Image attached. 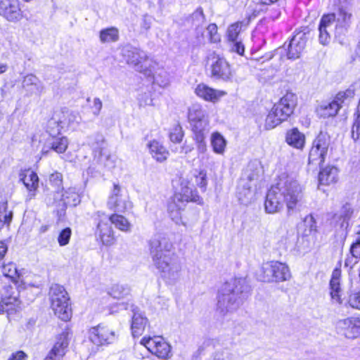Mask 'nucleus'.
<instances>
[{
    "label": "nucleus",
    "mask_w": 360,
    "mask_h": 360,
    "mask_svg": "<svg viewBox=\"0 0 360 360\" xmlns=\"http://www.w3.org/2000/svg\"><path fill=\"white\" fill-rule=\"evenodd\" d=\"M103 103L98 98L93 100V105L91 106L92 112L94 115L98 116L102 109Z\"/></svg>",
    "instance_id": "nucleus-57"
},
{
    "label": "nucleus",
    "mask_w": 360,
    "mask_h": 360,
    "mask_svg": "<svg viewBox=\"0 0 360 360\" xmlns=\"http://www.w3.org/2000/svg\"><path fill=\"white\" fill-rule=\"evenodd\" d=\"M237 194L241 203L245 205L250 203L255 195L252 184L245 181V179H240L238 186Z\"/></svg>",
    "instance_id": "nucleus-27"
},
{
    "label": "nucleus",
    "mask_w": 360,
    "mask_h": 360,
    "mask_svg": "<svg viewBox=\"0 0 360 360\" xmlns=\"http://www.w3.org/2000/svg\"><path fill=\"white\" fill-rule=\"evenodd\" d=\"M192 19L193 24L195 25L196 27H202V24L204 22L205 16L202 8H198L192 14Z\"/></svg>",
    "instance_id": "nucleus-51"
},
{
    "label": "nucleus",
    "mask_w": 360,
    "mask_h": 360,
    "mask_svg": "<svg viewBox=\"0 0 360 360\" xmlns=\"http://www.w3.org/2000/svg\"><path fill=\"white\" fill-rule=\"evenodd\" d=\"M172 249V243L165 237L155 238L150 243L153 264L162 277L169 283H174L179 278L181 270V264Z\"/></svg>",
    "instance_id": "nucleus-2"
},
{
    "label": "nucleus",
    "mask_w": 360,
    "mask_h": 360,
    "mask_svg": "<svg viewBox=\"0 0 360 360\" xmlns=\"http://www.w3.org/2000/svg\"><path fill=\"white\" fill-rule=\"evenodd\" d=\"M99 39L102 43L115 42L119 39V30L115 27L103 29L100 31Z\"/></svg>",
    "instance_id": "nucleus-38"
},
{
    "label": "nucleus",
    "mask_w": 360,
    "mask_h": 360,
    "mask_svg": "<svg viewBox=\"0 0 360 360\" xmlns=\"http://www.w3.org/2000/svg\"><path fill=\"white\" fill-rule=\"evenodd\" d=\"M122 54L126 62L132 65L136 71L148 76L152 74L153 62L143 51L127 45L123 47Z\"/></svg>",
    "instance_id": "nucleus-7"
},
{
    "label": "nucleus",
    "mask_w": 360,
    "mask_h": 360,
    "mask_svg": "<svg viewBox=\"0 0 360 360\" xmlns=\"http://www.w3.org/2000/svg\"><path fill=\"white\" fill-rule=\"evenodd\" d=\"M304 223L307 226H309L311 231L316 230V221L311 214L305 217Z\"/></svg>",
    "instance_id": "nucleus-63"
},
{
    "label": "nucleus",
    "mask_w": 360,
    "mask_h": 360,
    "mask_svg": "<svg viewBox=\"0 0 360 360\" xmlns=\"http://www.w3.org/2000/svg\"><path fill=\"white\" fill-rule=\"evenodd\" d=\"M49 181L53 186L60 188L63 184V175L61 173L56 172L50 175Z\"/></svg>",
    "instance_id": "nucleus-53"
},
{
    "label": "nucleus",
    "mask_w": 360,
    "mask_h": 360,
    "mask_svg": "<svg viewBox=\"0 0 360 360\" xmlns=\"http://www.w3.org/2000/svg\"><path fill=\"white\" fill-rule=\"evenodd\" d=\"M20 304L18 290L12 286L5 288L0 301V314H12L20 309Z\"/></svg>",
    "instance_id": "nucleus-13"
},
{
    "label": "nucleus",
    "mask_w": 360,
    "mask_h": 360,
    "mask_svg": "<svg viewBox=\"0 0 360 360\" xmlns=\"http://www.w3.org/2000/svg\"><path fill=\"white\" fill-rule=\"evenodd\" d=\"M57 113H61L63 118L61 122L65 129L75 130L81 121V117L75 112L66 109L56 110Z\"/></svg>",
    "instance_id": "nucleus-26"
},
{
    "label": "nucleus",
    "mask_w": 360,
    "mask_h": 360,
    "mask_svg": "<svg viewBox=\"0 0 360 360\" xmlns=\"http://www.w3.org/2000/svg\"><path fill=\"white\" fill-rule=\"evenodd\" d=\"M285 141L291 147L302 150L305 144V136L297 128H293L286 132Z\"/></svg>",
    "instance_id": "nucleus-28"
},
{
    "label": "nucleus",
    "mask_w": 360,
    "mask_h": 360,
    "mask_svg": "<svg viewBox=\"0 0 360 360\" xmlns=\"http://www.w3.org/2000/svg\"><path fill=\"white\" fill-rule=\"evenodd\" d=\"M89 338L93 344L101 346L112 343L116 336L115 332L108 326L98 325L89 330Z\"/></svg>",
    "instance_id": "nucleus-15"
},
{
    "label": "nucleus",
    "mask_w": 360,
    "mask_h": 360,
    "mask_svg": "<svg viewBox=\"0 0 360 360\" xmlns=\"http://www.w3.org/2000/svg\"><path fill=\"white\" fill-rule=\"evenodd\" d=\"M211 146L213 151L219 155H223L226 147V140L218 131H215L211 135Z\"/></svg>",
    "instance_id": "nucleus-36"
},
{
    "label": "nucleus",
    "mask_w": 360,
    "mask_h": 360,
    "mask_svg": "<svg viewBox=\"0 0 360 360\" xmlns=\"http://www.w3.org/2000/svg\"><path fill=\"white\" fill-rule=\"evenodd\" d=\"M231 42L233 43V46L231 48L232 50L234 52L238 53L239 55H243L245 51V48L241 41L238 39L236 40L235 41Z\"/></svg>",
    "instance_id": "nucleus-59"
},
{
    "label": "nucleus",
    "mask_w": 360,
    "mask_h": 360,
    "mask_svg": "<svg viewBox=\"0 0 360 360\" xmlns=\"http://www.w3.org/2000/svg\"><path fill=\"white\" fill-rule=\"evenodd\" d=\"M27 355L22 351H18L13 353L8 360H26Z\"/></svg>",
    "instance_id": "nucleus-64"
},
{
    "label": "nucleus",
    "mask_w": 360,
    "mask_h": 360,
    "mask_svg": "<svg viewBox=\"0 0 360 360\" xmlns=\"http://www.w3.org/2000/svg\"><path fill=\"white\" fill-rule=\"evenodd\" d=\"M304 202V187L292 175L282 173L276 184L269 190L264 207L266 212L274 214L286 206L288 215L299 211Z\"/></svg>",
    "instance_id": "nucleus-1"
},
{
    "label": "nucleus",
    "mask_w": 360,
    "mask_h": 360,
    "mask_svg": "<svg viewBox=\"0 0 360 360\" xmlns=\"http://www.w3.org/2000/svg\"><path fill=\"white\" fill-rule=\"evenodd\" d=\"M209 62L212 77L224 82L232 80L234 72L230 64L223 56L213 53L209 56Z\"/></svg>",
    "instance_id": "nucleus-10"
},
{
    "label": "nucleus",
    "mask_w": 360,
    "mask_h": 360,
    "mask_svg": "<svg viewBox=\"0 0 360 360\" xmlns=\"http://www.w3.org/2000/svg\"><path fill=\"white\" fill-rule=\"evenodd\" d=\"M72 231L70 228H65L62 230L58 236V242L60 246H65L68 244L71 237Z\"/></svg>",
    "instance_id": "nucleus-47"
},
{
    "label": "nucleus",
    "mask_w": 360,
    "mask_h": 360,
    "mask_svg": "<svg viewBox=\"0 0 360 360\" xmlns=\"http://www.w3.org/2000/svg\"><path fill=\"white\" fill-rule=\"evenodd\" d=\"M96 215L98 222L96 231V235L100 238L103 245L110 246L114 244L115 238L114 231L110 226L108 216L104 212H98Z\"/></svg>",
    "instance_id": "nucleus-14"
},
{
    "label": "nucleus",
    "mask_w": 360,
    "mask_h": 360,
    "mask_svg": "<svg viewBox=\"0 0 360 360\" xmlns=\"http://www.w3.org/2000/svg\"><path fill=\"white\" fill-rule=\"evenodd\" d=\"M184 136L182 127L179 124H174L170 129L169 131V139L174 143H179L181 142Z\"/></svg>",
    "instance_id": "nucleus-42"
},
{
    "label": "nucleus",
    "mask_w": 360,
    "mask_h": 360,
    "mask_svg": "<svg viewBox=\"0 0 360 360\" xmlns=\"http://www.w3.org/2000/svg\"><path fill=\"white\" fill-rule=\"evenodd\" d=\"M307 37L304 33L298 32L295 34L288 45L286 56L288 59L295 60L300 57L305 48Z\"/></svg>",
    "instance_id": "nucleus-21"
},
{
    "label": "nucleus",
    "mask_w": 360,
    "mask_h": 360,
    "mask_svg": "<svg viewBox=\"0 0 360 360\" xmlns=\"http://www.w3.org/2000/svg\"><path fill=\"white\" fill-rule=\"evenodd\" d=\"M242 22H237L231 25L227 30V36L230 41L238 39V35L242 29Z\"/></svg>",
    "instance_id": "nucleus-45"
},
{
    "label": "nucleus",
    "mask_w": 360,
    "mask_h": 360,
    "mask_svg": "<svg viewBox=\"0 0 360 360\" xmlns=\"http://www.w3.org/2000/svg\"><path fill=\"white\" fill-rule=\"evenodd\" d=\"M183 210H169L168 213L173 221L175 222V224L180 225L182 224L184 226H186V224L183 222L181 219V212Z\"/></svg>",
    "instance_id": "nucleus-55"
},
{
    "label": "nucleus",
    "mask_w": 360,
    "mask_h": 360,
    "mask_svg": "<svg viewBox=\"0 0 360 360\" xmlns=\"http://www.w3.org/2000/svg\"><path fill=\"white\" fill-rule=\"evenodd\" d=\"M51 307L62 321H68L72 317L70 297L65 288L58 284L51 285L49 292Z\"/></svg>",
    "instance_id": "nucleus-6"
},
{
    "label": "nucleus",
    "mask_w": 360,
    "mask_h": 360,
    "mask_svg": "<svg viewBox=\"0 0 360 360\" xmlns=\"http://www.w3.org/2000/svg\"><path fill=\"white\" fill-rule=\"evenodd\" d=\"M3 274L11 279L14 283H18L20 278V273L17 269L16 265L13 262H9L2 266Z\"/></svg>",
    "instance_id": "nucleus-40"
},
{
    "label": "nucleus",
    "mask_w": 360,
    "mask_h": 360,
    "mask_svg": "<svg viewBox=\"0 0 360 360\" xmlns=\"http://www.w3.org/2000/svg\"><path fill=\"white\" fill-rule=\"evenodd\" d=\"M247 288L243 278H232L224 283L218 292L217 311L225 316L236 311L243 303Z\"/></svg>",
    "instance_id": "nucleus-4"
},
{
    "label": "nucleus",
    "mask_w": 360,
    "mask_h": 360,
    "mask_svg": "<svg viewBox=\"0 0 360 360\" xmlns=\"http://www.w3.org/2000/svg\"><path fill=\"white\" fill-rule=\"evenodd\" d=\"M61 113H57L55 111L52 117L47 123V132L53 137L58 135L63 129H65L61 122L63 118Z\"/></svg>",
    "instance_id": "nucleus-34"
},
{
    "label": "nucleus",
    "mask_w": 360,
    "mask_h": 360,
    "mask_svg": "<svg viewBox=\"0 0 360 360\" xmlns=\"http://www.w3.org/2000/svg\"><path fill=\"white\" fill-rule=\"evenodd\" d=\"M196 182L198 186L203 191L205 190L207 186V178L205 172L201 171L199 175L196 176Z\"/></svg>",
    "instance_id": "nucleus-56"
},
{
    "label": "nucleus",
    "mask_w": 360,
    "mask_h": 360,
    "mask_svg": "<svg viewBox=\"0 0 360 360\" xmlns=\"http://www.w3.org/2000/svg\"><path fill=\"white\" fill-rule=\"evenodd\" d=\"M195 93L201 99L212 103H218L227 94L225 91L213 89L204 83L197 85Z\"/></svg>",
    "instance_id": "nucleus-20"
},
{
    "label": "nucleus",
    "mask_w": 360,
    "mask_h": 360,
    "mask_svg": "<svg viewBox=\"0 0 360 360\" xmlns=\"http://www.w3.org/2000/svg\"><path fill=\"white\" fill-rule=\"evenodd\" d=\"M148 147L150 155L156 161L162 162L167 159L169 152L160 142L151 141L148 143Z\"/></svg>",
    "instance_id": "nucleus-30"
},
{
    "label": "nucleus",
    "mask_w": 360,
    "mask_h": 360,
    "mask_svg": "<svg viewBox=\"0 0 360 360\" xmlns=\"http://www.w3.org/2000/svg\"><path fill=\"white\" fill-rule=\"evenodd\" d=\"M188 119L192 129H205L209 123L205 110L199 104H193L189 108Z\"/></svg>",
    "instance_id": "nucleus-18"
},
{
    "label": "nucleus",
    "mask_w": 360,
    "mask_h": 360,
    "mask_svg": "<svg viewBox=\"0 0 360 360\" xmlns=\"http://www.w3.org/2000/svg\"><path fill=\"white\" fill-rule=\"evenodd\" d=\"M338 179V169L335 167H326L320 171L319 180L320 184L330 185L335 184Z\"/></svg>",
    "instance_id": "nucleus-33"
},
{
    "label": "nucleus",
    "mask_w": 360,
    "mask_h": 360,
    "mask_svg": "<svg viewBox=\"0 0 360 360\" xmlns=\"http://www.w3.org/2000/svg\"><path fill=\"white\" fill-rule=\"evenodd\" d=\"M69 142L65 136L53 137V141L51 143V149L58 153H63L68 148Z\"/></svg>",
    "instance_id": "nucleus-41"
},
{
    "label": "nucleus",
    "mask_w": 360,
    "mask_h": 360,
    "mask_svg": "<svg viewBox=\"0 0 360 360\" xmlns=\"http://www.w3.org/2000/svg\"><path fill=\"white\" fill-rule=\"evenodd\" d=\"M262 171L260 162L257 160L252 161L247 165L240 179H245V181L251 183L259 178Z\"/></svg>",
    "instance_id": "nucleus-32"
},
{
    "label": "nucleus",
    "mask_w": 360,
    "mask_h": 360,
    "mask_svg": "<svg viewBox=\"0 0 360 360\" xmlns=\"http://www.w3.org/2000/svg\"><path fill=\"white\" fill-rule=\"evenodd\" d=\"M207 32L211 42L216 43L220 41V36L215 24H210L207 27Z\"/></svg>",
    "instance_id": "nucleus-46"
},
{
    "label": "nucleus",
    "mask_w": 360,
    "mask_h": 360,
    "mask_svg": "<svg viewBox=\"0 0 360 360\" xmlns=\"http://www.w3.org/2000/svg\"><path fill=\"white\" fill-rule=\"evenodd\" d=\"M109 221L113 224L115 227L123 232H130L131 230V224L129 220L124 216L118 214H113L108 217Z\"/></svg>",
    "instance_id": "nucleus-35"
},
{
    "label": "nucleus",
    "mask_w": 360,
    "mask_h": 360,
    "mask_svg": "<svg viewBox=\"0 0 360 360\" xmlns=\"http://www.w3.org/2000/svg\"><path fill=\"white\" fill-rule=\"evenodd\" d=\"M291 276L288 266L277 261L263 264L259 274L260 280L267 283L287 281L291 278Z\"/></svg>",
    "instance_id": "nucleus-8"
},
{
    "label": "nucleus",
    "mask_w": 360,
    "mask_h": 360,
    "mask_svg": "<svg viewBox=\"0 0 360 360\" xmlns=\"http://www.w3.org/2000/svg\"><path fill=\"white\" fill-rule=\"evenodd\" d=\"M205 129H192L193 133H194V140L195 141L196 143H202L205 141Z\"/></svg>",
    "instance_id": "nucleus-58"
},
{
    "label": "nucleus",
    "mask_w": 360,
    "mask_h": 360,
    "mask_svg": "<svg viewBox=\"0 0 360 360\" xmlns=\"http://www.w3.org/2000/svg\"><path fill=\"white\" fill-rule=\"evenodd\" d=\"M186 206V203L181 201H178L176 197L174 195L168 202L167 211L169 210H184Z\"/></svg>",
    "instance_id": "nucleus-50"
},
{
    "label": "nucleus",
    "mask_w": 360,
    "mask_h": 360,
    "mask_svg": "<svg viewBox=\"0 0 360 360\" xmlns=\"http://www.w3.org/2000/svg\"><path fill=\"white\" fill-rule=\"evenodd\" d=\"M341 271L339 269H335L333 271L332 277L330 281V296L333 302L341 304V288H340Z\"/></svg>",
    "instance_id": "nucleus-29"
},
{
    "label": "nucleus",
    "mask_w": 360,
    "mask_h": 360,
    "mask_svg": "<svg viewBox=\"0 0 360 360\" xmlns=\"http://www.w3.org/2000/svg\"><path fill=\"white\" fill-rule=\"evenodd\" d=\"M297 105V96L287 92L279 101L274 104L265 120V128L271 129L279 125L292 114Z\"/></svg>",
    "instance_id": "nucleus-5"
},
{
    "label": "nucleus",
    "mask_w": 360,
    "mask_h": 360,
    "mask_svg": "<svg viewBox=\"0 0 360 360\" xmlns=\"http://www.w3.org/2000/svg\"><path fill=\"white\" fill-rule=\"evenodd\" d=\"M129 293V289L127 287H125L122 285L115 284L113 285L109 294L115 299H121L124 297Z\"/></svg>",
    "instance_id": "nucleus-43"
},
{
    "label": "nucleus",
    "mask_w": 360,
    "mask_h": 360,
    "mask_svg": "<svg viewBox=\"0 0 360 360\" xmlns=\"http://www.w3.org/2000/svg\"><path fill=\"white\" fill-rule=\"evenodd\" d=\"M334 13L325 14L321 17L319 26V40L322 45H327L330 41V33L335 37L345 35L350 28L353 20L352 8L348 4L335 5Z\"/></svg>",
    "instance_id": "nucleus-3"
},
{
    "label": "nucleus",
    "mask_w": 360,
    "mask_h": 360,
    "mask_svg": "<svg viewBox=\"0 0 360 360\" xmlns=\"http://www.w3.org/2000/svg\"><path fill=\"white\" fill-rule=\"evenodd\" d=\"M338 333L347 338H356L360 336V317L352 316L338 321L336 325Z\"/></svg>",
    "instance_id": "nucleus-16"
},
{
    "label": "nucleus",
    "mask_w": 360,
    "mask_h": 360,
    "mask_svg": "<svg viewBox=\"0 0 360 360\" xmlns=\"http://www.w3.org/2000/svg\"><path fill=\"white\" fill-rule=\"evenodd\" d=\"M141 344L158 358L165 359L170 356L171 346L161 336L144 337L141 340Z\"/></svg>",
    "instance_id": "nucleus-12"
},
{
    "label": "nucleus",
    "mask_w": 360,
    "mask_h": 360,
    "mask_svg": "<svg viewBox=\"0 0 360 360\" xmlns=\"http://www.w3.org/2000/svg\"><path fill=\"white\" fill-rule=\"evenodd\" d=\"M22 86L32 94H40L44 91L43 83L32 74L27 75L22 80Z\"/></svg>",
    "instance_id": "nucleus-31"
},
{
    "label": "nucleus",
    "mask_w": 360,
    "mask_h": 360,
    "mask_svg": "<svg viewBox=\"0 0 360 360\" xmlns=\"http://www.w3.org/2000/svg\"><path fill=\"white\" fill-rule=\"evenodd\" d=\"M68 333L63 332L57 338L53 349L49 352L44 360H57L65 354V350L69 345Z\"/></svg>",
    "instance_id": "nucleus-23"
},
{
    "label": "nucleus",
    "mask_w": 360,
    "mask_h": 360,
    "mask_svg": "<svg viewBox=\"0 0 360 360\" xmlns=\"http://www.w3.org/2000/svg\"><path fill=\"white\" fill-rule=\"evenodd\" d=\"M0 15L11 22L20 20L22 11L19 0H0Z\"/></svg>",
    "instance_id": "nucleus-19"
},
{
    "label": "nucleus",
    "mask_w": 360,
    "mask_h": 360,
    "mask_svg": "<svg viewBox=\"0 0 360 360\" xmlns=\"http://www.w3.org/2000/svg\"><path fill=\"white\" fill-rule=\"evenodd\" d=\"M60 200L63 201L65 206H76L80 202L79 194L76 192L75 188H70L65 191L60 195Z\"/></svg>",
    "instance_id": "nucleus-37"
},
{
    "label": "nucleus",
    "mask_w": 360,
    "mask_h": 360,
    "mask_svg": "<svg viewBox=\"0 0 360 360\" xmlns=\"http://www.w3.org/2000/svg\"><path fill=\"white\" fill-rule=\"evenodd\" d=\"M348 304L356 309H360V290L352 292L347 300Z\"/></svg>",
    "instance_id": "nucleus-48"
},
{
    "label": "nucleus",
    "mask_w": 360,
    "mask_h": 360,
    "mask_svg": "<svg viewBox=\"0 0 360 360\" xmlns=\"http://www.w3.org/2000/svg\"><path fill=\"white\" fill-rule=\"evenodd\" d=\"M153 79L156 83H158L160 86H165L169 83V78L167 73L161 70L159 73H155L153 75Z\"/></svg>",
    "instance_id": "nucleus-49"
},
{
    "label": "nucleus",
    "mask_w": 360,
    "mask_h": 360,
    "mask_svg": "<svg viewBox=\"0 0 360 360\" xmlns=\"http://www.w3.org/2000/svg\"><path fill=\"white\" fill-rule=\"evenodd\" d=\"M120 188L115 184L112 193L108 201V206L110 210L117 212H124L130 207V202L120 195Z\"/></svg>",
    "instance_id": "nucleus-22"
},
{
    "label": "nucleus",
    "mask_w": 360,
    "mask_h": 360,
    "mask_svg": "<svg viewBox=\"0 0 360 360\" xmlns=\"http://www.w3.org/2000/svg\"><path fill=\"white\" fill-rule=\"evenodd\" d=\"M148 320L144 313L137 308L133 309L131 329L134 337L140 336L144 331Z\"/></svg>",
    "instance_id": "nucleus-24"
},
{
    "label": "nucleus",
    "mask_w": 360,
    "mask_h": 360,
    "mask_svg": "<svg viewBox=\"0 0 360 360\" xmlns=\"http://www.w3.org/2000/svg\"><path fill=\"white\" fill-rule=\"evenodd\" d=\"M353 213V210L349 204H346L342 206L340 211V217L343 219V221L349 219Z\"/></svg>",
    "instance_id": "nucleus-54"
},
{
    "label": "nucleus",
    "mask_w": 360,
    "mask_h": 360,
    "mask_svg": "<svg viewBox=\"0 0 360 360\" xmlns=\"http://www.w3.org/2000/svg\"><path fill=\"white\" fill-rule=\"evenodd\" d=\"M20 181L23 183L26 188L29 191V197L32 198L34 196V192L38 188L39 178L37 174L31 170L22 172L20 174Z\"/></svg>",
    "instance_id": "nucleus-25"
},
{
    "label": "nucleus",
    "mask_w": 360,
    "mask_h": 360,
    "mask_svg": "<svg viewBox=\"0 0 360 360\" xmlns=\"http://www.w3.org/2000/svg\"><path fill=\"white\" fill-rule=\"evenodd\" d=\"M350 252L356 258H360V238L351 246Z\"/></svg>",
    "instance_id": "nucleus-60"
},
{
    "label": "nucleus",
    "mask_w": 360,
    "mask_h": 360,
    "mask_svg": "<svg viewBox=\"0 0 360 360\" xmlns=\"http://www.w3.org/2000/svg\"><path fill=\"white\" fill-rule=\"evenodd\" d=\"M178 181L179 183V188H176L174 195L178 201H181L185 203L189 201H193L198 204L202 203L201 198L195 191H193L189 181L186 179L180 177Z\"/></svg>",
    "instance_id": "nucleus-17"
},
{
    "label": "nucleus",
    "mask_w": 360,
    "mask_h": 360,
    "mask_svg": "<svg viewBox=\"0 0 360 360\" xmlns=\"http://www.w3.org/2000/svg\"><path fill=\"white\" fill-rule=\"evenodd\" d=\"M232 354L227 348H221L212 353L207 360H231Z\"/></svg>",
    "instance_id": "nucleus-44"
},
{
    "label": "nucleus",
    "mask_w": 360,
    "mask_h": 360,
    "mask_svg": "<svg viewBox=\"0 0 360 360\" xmlns=\"http://www.w3.org/2000/svg\"><path fill=\"white\" fill-rule=\"evenodd\" d=\"M355 95L354 89L349 88L345 91L339 92L335 99L330 103H324L320 105L316 112L320 117H329L335 116L342 104L345 102L349 101Z\"/></svg>",
    "instance_id": "nucleus-9"
},
{
    "label": "nucleus",
    "mask_w": 360,
    "mask_h": 360,
    "mask_svg": "<svg viewBox=\"0 0 360 360\" xmlns=\"http://www.w3.org/2000/svg\"><path fill=\"white\" fill-rule=\"evenodd\" d=\"M101 165L108 169H112L115 165L114 160L110 155L102 153L101 154Z\"/></svg>",
    "instance_id": "nucleus-52"
},
{
    "label": "nucleus",
    "mask_w": 360,
    "mask_h": 360,
    "mask_svg": "<svg viewBox=\"0 0 360 360\" xmlns=\"http://www.w3.org/2000/svg\"><path fill=\"white\" fill-rule=\"evenodd\" d=\"M290 245V239L287 237H283L278 242V248L280 250H286Z\"/></svg>",
    "instance_id": "nucleus-61"
},
{
    "label": "nucleus",
    "mask_w": 360,
    "mask_h": 360,
    "mask_svg": "<svg viewBox=\"0 0 360 360\" xmlns=\"http://www.w3.org/2000/svg\"><path fill=\"white\" fill-rule=\"evenodd\" d=\"M140 105H153V100L147 94L142 95L139 98Z\"/></svg>",
    "instance_id": "nucleus-62"
},
{
    "label": "nucleus",
    "mask_w": 360,
    "mask_h": 360,
    "mask_svg": "<svg viewBox=\"0 0 360 360\" xmlns=\"http://www.w3.org/2000/svg\"><path fill=\"white\" fill-rule=\"evenodd\" d=\"M13 219V211L8 209V202L0 201V229L5 225L9 226Z\"/></svg>",
    "instance_id": "nucleus-39"
},
{
    "label": "nucleus",
    "mask_w": 360,
    "mask_h": 360,
    "mask_svg": "<svg viewBox=\"0 0 360 360\" xmlns=\"http://www.w3.org/2000/svg\"><path fill=\"white\" fill-rule=\"evenodd\" d=\"M330 139L326 133L321 132L313 141L312 147L309 154V163L314 165H321L328 154Z\"/></svg>",
    "instance_id": "nucleus-11"
}]
</instances>
